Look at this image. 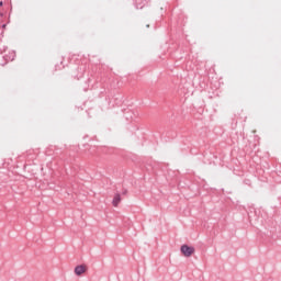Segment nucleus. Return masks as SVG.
Returning <instances> with one entry per match:
<instances>
[{
	"label": "nucleus",
	"mask_w": 281,
	"mask_h": 281,
	"mask_svg": "<svg viewBox=\"0 0 281 281\" xmlns=\"http://www.w3.org/2000/svg\"><path fill=\"white\" fill-rule=\"evenodd\" d=\"M121 202H122V196H121L119 193H116V194L114 195V198H113L112 205H113L114 207H117Z\"/></svg>",
	"instance_id": "3"
},
{
	"label": "nucleus",
	"mask_w": 281,
	"mask_h": 281,
	"mask_svg": "<svg viewBox=\"0 0 281 281\" xmlns=\"http://www.w3.org/2000/svg\"><path fill=\"white\" fill-rule=\"evenodd\" d=\"M3 5V2L2 1H0V8Z\"/></svg>",
	"instance_id": "6"
},
{
	"label": "nucleus",
	"mask_w": 281,
	"mask_h": 281,
	"mask_svg": "<svg viewBox=\"0 0 281 281\" xmlns=\"http://www.w3.org/2000/svg\"><path fill=\"white\" fill-rule=\"evenodd\" d=\"M63 69H65V64H63V61L55 65V71H63Z\"/></svg>",
	"instance_id": "4"
},
{
	"label": "nucleus",
	"mask_w": 281,
	"mask_h": 281,
	"mask_svg": "<svg viewBox=\"0 0 281 281\" xmlns=\"http://www.w3.org/2000/svg\"><path fill=\"white\" fill-rule=\"evenodd\" d=\"M180 251L186 258H190V256L194 254L195 249L192 246L182 245Z\"/></svg>",
	"instance_id": "1"
},
{
	"label": "nucleus",
	"mask_w": 281,
	"mask_h": 281,
	"mask_svg": "<svg viewBox=\"0 0 281 281\" xmlns=\"http://www.w3.org/2000/svg\"><path fill=\"white\" fill-rule=\"evenodd\" d=\"M86 272H87V266L86 265H80V266H77L75 268L76 276H81L82 273H86Z\"/></svg>",
	"instance_id": "2"
},
{
	"label": "nucleus",
	"mask_w": 281,
	"mask_h": 281,
	"mask_svg": "<svg viewBox=\"0 0 281 281\" xmlns=\"http://www.w3.org/2000/svg\"><path fill=\"white\" fill-rule=\"evenodd\" d=\"M3 30H5V24L2 25Z\"/></svg>",
	"instance_id": "7"
},
{
	"label": "nucleus",
	"mask_w": 281,
	"mask_h": 281,
	"mask_svg": "<svg viewBox=\"0 0 281 281\" xmlns=\"http://www.w3.org/2000/svg\"><path fill=\"white\" fill-rule=\"evenodd\" d=\"M75 78H76V80H80V77H78V76H76Z\"/></svg>",
	"instance_id": "5"
}]
</instances>
